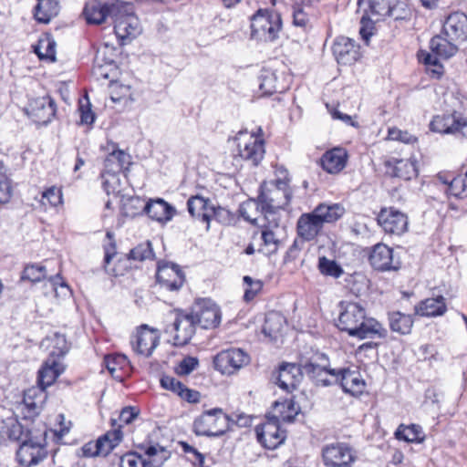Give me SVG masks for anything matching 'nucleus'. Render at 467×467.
Here are the masks:
<instances>
[{
    "instance_id": "f257e3e1",
    "label": "nucleus",
    "mask_w": 467,
    "mask_h": 467,
    "mask_svg": "<svg viewBox=\"0 0 467 467\" xmlns=\"http://www.w3.org/2000/svg\"><path fill=\"white\" fill-rule=\"evenodd\" d=\"M337 327L350 337L358 339L385 338L387 329L375 318L368 317L365 306L359 302L341 301Z\"/></svg>"
},
{
    "instance_id": "f03ea898",
    "label": "nucleus",
    "mask_w": 467,
    "mask_h": 467,
    "mask_svg": "<svg viewBox=\"0 0 467 467\" xmlns=\"http://www.w3.org/2000/svg\"><path fill=\"white\" fill-rule=\"evenodd\" d=\"M282 172L284 173V178L264 182L260 186V193L257 197L263 220L272 218L274 225H277L279 222L277 212L285 209L292 198L287 171L283 170Z\"/></svg>"
},
{
    "instance_id": "7ed1b4c3",
    "label": "nucleus",
    "mask_w": 467,
    "mask_h": 467,
    "mask_svg": "<svg viewBox=\"0 0 467 467\" xmlns=\"http://www.w3.org/2000/svg\"><path fill=\"white\" fill-rule=\"evenodd\" d=\"M344 213L339 204H319L313 212L303 213L296 223L297 235L304 241L314 240L322 231L325 223H334Z\"/></svg>"
},
{
    "instance_id": "20e7f679",
    "label": "nucleus",
    "mask_w": 467,
    "mask_h": 467,
    "mask_svg": "<svg viewBox=\"0 0 467 467\" xmlns=\"http://www.w3.org/2000/svg\"><path fill=\"white\" fill-rule=\"evenodd\" d=\"M114 31L121 45H125L135 38L141 32L139 18L130 3L114 1L112 9Z\"/></svg>"
},
{
    "instance_id": "39448f33",
    "label": "nucleus",
    "mask_w": 467,
    "mask_h": 467,
    "mask_svg": "<svg viewBox=\"0 0 467 467\" xmlns=\"http://www.w3.org/2000/svg\"><path fill=\"white\" fill-rule=\"evenodd\" d=\"M251 37L262 42H274L282 30L279 13L270 8H259L251 16Z\"/></svg>"
},
{
    "instance_id": "423d86ee",
    "label": "nucleus",
    "mask_w": 467,
    "mask_h": 467,
    "mask_svg": "<svg viewBox=\"0 0 467 467\" xmlns=\"http://www.w3.org/2000/svg\"><path fill=\"white\" fill-rule=\"evenodd\" d=\"M394 7L390 6L389 0H358V13L361 14L359 34L368 45L373 35L374 23L386 16H394Z\"/></svg>"
},
{
    "instance_id": "0eeeda50",
    "label": "nucleus",
    "mask_w": 467,
    "mask_h": 467,
    "mask_svg": "<svg viewBox=\"0 0 467 467\" xmlns=\"http://www.w3.org/2000/svg\"><path fill=\"white\" fill-rule=\"evenodd\" d=\"M46 434V429H39L23 440L16 451V457L21 465L34 466L47 458Z\"/></svg>"
},
{
    "instance_id": "6e6552de",
    "label": "nucleus",
    "mask_w": 467,
    "mask_h": 467,
    "mask_svg": "<svg viewBox=\"0 0 467 467\" xmlns=\"http://www.w3.org/2000/svg\"><path fill=\"white\" fill-rule=\"evenodd\" d=\"M229 429V417L220 408L205 410L193 421V431L198 436L220 437Z\"/></svg>"
},
{
    "instance_id": "1a4fd4ad",
    "label": "nucleus",
    "mask_w": 467,
    "mask_h": 467,
    "mask_svg": "<svg viewBox=\"0 0 467 467\" xmlns=\"http://www.w3.org/2000/svg\"><path fill=\"white\" fill-rule=\"evenodd\" d=\"M433 132L452 135L458 139H467V117L457 111L434 116L430 123Z\"/></svg>"
},
{
    "instance_id": "9d476101",
    "label": "nucleus",
    "mask_w": 467,
    "mask_h": 467,
    "mask_svg": "<svg viewBox=\"0 0 467 467\" xmlns=\"http://www.w3.org/2000/svg\"><path fill=\"white\" fill-rule=\"evenodd\" d=\"M190 313L196 325L204 329L214 328L221 323L220 307L210 298L195 300Z\"/></svg>"
},
{
    "instance_id": "9b49d317",
    "label": "nucleus",
    "mask_w": 467,
    "mask_h": 467,
    "mask_svg": "<svg viewBox=\"0 0 467 467\" xmlns=\"http://www.w3.org/2000/svg\"><path fill=\"white\" fill-rule=\"evenodd\" d=\"M196 323L190 312L179 310L176 311L175 319L166 329L172 334V343L176 347L187 345L196 331Z\"/></svg>"
},
{
    "instance_id": "f8f14e48",
    "label": "nucleus",
    "mask_w": 467,
    "mask_h": 467,
    "mask_svg": "<svg viewBox=\"0 0 467 467\" xmlns=\"http://www.w3.org/2000/svg\"><path fill=\"white\" fill-rule=\"evenodd\" d=\"M322 460L327 467H350L356 456L348 444L335 442L323 447Z\"/></svg>"
},
{
    "instance_id": "ddd939ff",
    "label": "nucleus",
    "mask_w": 467,
    "mask_h": 467,
    "mask_svg": "<svg viewBox=\"0 0 467 467\" xmlns=\"http://www.w3.org/2000/svg\"><path fill=\"white\" fill-rule=\"evenodd\" d=\"M250 362L249 355L240 348L219 352L213 358L214 368L222 374L231 375Z\"/></svg>"
},
{
    "instance_id": "4468645a",
    "label": "nucleus",
    "mask_w": 467,
    "mask_h": 467,
    "mask_svg": "<svg viewBox=\"0 0 467 467\" xmlns=\"http://www.w3.org/2000/svg\"><path fill=\"white\" fill-rule=\"evenodd\" d=\"M379 225L388 234L401 235L408 230L407 214L394 207L382 208L377 217Z\"/></svg>"
},
{
    "instance_id": "2eb2a0df",
    "label": "nucleus",
    "mask_w": 467,
    "mask_h": 467,
    "mask_svg": "<svg viewBox=\"0 0 467 467\" xmlns=\"http://www.w3.org/2000/svg\"><path fill=\"white\" fill-rule=\"evenodd\" d=\"M329 373L334 378V382L340 384L344 392L358 397L365 391L366 382L358 370L347 368L331 369Z\"/></svg>"
},
{
    "instance_id": "dca6fc26",
    "label": "nucleus",
    "mask_w": 467,
    "mask_h": 467,
    "mask_svg": "<svg viewBox=\"0 0 467 467\" xmlns=\"http://www.w3.org/2000/svg\"><path fill=\"white\" fill-rule=\"evenodd\" d=\"M257 441L268 450H275L285 440V432L281 430L279 420L274 418L257 425L255 428Z\"/></svg>"
},
{
    "instance_id": "f3484780",
    "label": "nucleus",
    "mask_w": 467,
    "mask_h": 467,
    "mask_svg": "<svg viewBox=\"0 0 467 467\" xmlns=\"http://www.w3.org/2000/svg\"><path fill=\"white\" fill-rule=\"evenodd\" d=\"M156 279L162 288L169 291H178L184 284L185 275L178 265L164 262L158 265Z\"/></svg>"
},
{
    "instance_id": "a211bd4d",
    "label": "nucleus",
    "mask_w": 467,
    "mask_h": 467,
    "mask_svg": "<svg viewBox=\"0 0 467 467\" xmlns=\"http://www.w3.org/2000/svg\"><path fill=\"white\" fill-rule=\"evenodd\" d=\"M26 111L34 122L47 125L56 116L57 105L51 97L44 96L32 99Z\"/></svg>"
},
{
    "instance_id": "6ab92c4d",
    "label": "nucleus",
    "mask_w": 467,
    "mask_h": 467,
    "mask_svg": "<svg viewBox=\"0 0 467 467\" xmlns=\"http://www.w3.org/2000/svg\"><path fill=\"white\" fill-rule=\"evenodd\" d=\"M332 52L337 63L346 66L355 64L361 57L359 45L344 36L335 39Z\"/></svg>"
},
{
    "instance_id": "aec40b11",
    "label": "nucleus",
    "mask_w": 467,
    "mask_h": 467,
    "mask_svg": "<svg viewBox=\"0 0 467 467\" xmlns=\"http://www.w3.org/2000/svg\"><path fill=\"white\" fill-rule=\"evenodd\" d=\"M65 366L58 358L48 356L38 370L37 383L40 387V395H44L45 389L51 386L64 372Z\"/></svg>"
},
{
    "instance_id": "412c9836",
    "label": "nucleus",
    "mask_w": 467,
    "mask_h": 467,
    "mask_svg": "<svg viewBox=\"0 0 467 467\" xmlns=\"http://www.w3.org/2000/svg\"><path fill=\"white\" fill-rule=\"evenodd\" d=\"M443 33L452 41L464 42L467 40V15L462 12L450 14L444 24Z\"/></svg>"
},
{
    "instance_id": "4be33fe9",
    "label": "nucleus",
    "mask_w": 467,
    "mask_h": 467,
    "mask_svg": "<svg viewBox=\"0 0 467 467\" xmlns=\"http://www.w3.org/2000/svg\"><path fill=\"white\" fill-rule=\"evenodd\" d=\"M36 430L31 429L28 426L19 422L17 419L12 415H8L2 419L0 421V434L2 437H6L10 441L23 442L25 438H28L31 433Z\"/></svg>"
},
{
    "instance_id": "5701e85b",
    "label": "nucleus",
    "mask_w": 467,
    "mask_h": 467,
    "mask_svg": "<svg viewBox=\"0 0 467 467\" xmlns=\"http://www.w3.org/2000/svg\"><path fill=\"white\" fill-rule=\"evenodd\" d=\"M159 343V336L156 330L149 329L146 325L141 326L140 329L131 341L133 350L145 357L151 355Z\"/></svg>"
},
{
    "instance_id": "b1692460",
    "label": "nucleus",
    "mask_w": 467,
    "mask_h": 467,
    "mask_svg": "<svg viewBox=\"0 0 467 467\" xmlns=\"http://www.w3.org/2000/svg\"><path fill=\"white\" fill-rule=\"evenodd\" d=\"M303 377L301 365L295 363L283 364L279 368L276 384L287 392L293 391Z\"/></svg>"
},
{
    "instance_id": "393cba45",
    "label": "nucleus",
    "mask_w": 467,
    "mask_h": 467,
    "mask_svg": "<svg viewBox=\"0 0 467 467\" xmlns=\"http://www.w3.org/2000/svg\"><path fill=\"white\" fill-rule=\"evenodd\" d=\"M368 260L371 266L378 271H390L399 268L393 262V250L384 244L373 246Z\"/></svg>"
},
{
    "instance_id": "a878e982",
    "label": "nucleus",
    "mask_w": 467,
    "mask_h": 467,
    "mask_svg": "<svg viewBox=\"0 0 467 467\" xmlns=\"http://www.w3.org/2000/svg\"><path fill=\"white\" fill-rule=\"evenodd\" d=\"M238 149L240 157L254 166L260 163L265 152L264 140L254 135H249L248 140L244 144L238 142Z\"/></svg>"
},
{
    "instance_id": "bb28decb",
    "label": "nucleus",
    "mask_w": 467,
    "mask_h": 467,
    "mask_svg": "<svg viewBox=\"0 0 467 467\" xmlns=\"http://www.w3.org/2000/svg\"><path fill=\"white\" fill-rule=\"evenodd\" d=\"M348 152L343 148L327 150L320 159L322 168L330 174L340 172L347 165Z\"/></svg>"
},
{
    "instance_id": "cd10ccee",
    "label": "nucleus",
    "mask_w": 467,
    "mask_h": 467,
    "mask_svg": "<svg viewBox=\"0 0 467 467\" xmlns=\"http://www.w3.org/2000/svg\"><path fill=\"white\" fill-rule=\"evenodd\" d=\"M447 311L445 298L442 296L426 298L414 306L415 315L426 317H441Z\"/></svg>"
},
{
    "instance_id": "c85d7f7f",
    "label": "nucleus",
    "mask_w": 467,
    "mask_h": 467,
    "mask_svg": "<svg viewBox=\"0 0 467 467\" xmlns=\"http://www.w3.org/2000/svg\"><path fill=\"white\" fill-rule=\"evenodd\" d=\"M143 211L150 218L160 223L171 221L176 213L175 208L162 199L150 201L144 206Z\"/></svg>"
},
{
    "instance_id": "c756f323",
    "label": "nucleus",
    "mask_w": 467,
    "mask_h": 467,
    "mask_svg": "<svg viewBox=\"0 0 467 467\" xmlns=\"http://www.w3.org/2000/svg\"><path fill=\"white\" fill-rule=\"evenodd\" d=\"M265 223L260 224L261 227V240L262 244L258 248V252L262 253L265 255H271L278 250L279 240L276 237L275 233V229H276L279 225H274L272 223V218L269 220H264Z\"/></svg>"
},
{
    "instance_id": "7c9ffc66",
    "label": "nucleus",
    "mask_w": 467,
    "mask_h": 467,
    "mask_svg": "<svg viewBox=\"0 0 467 467\" xmlns=\"http://www.w3.org/2000/svg\"><path fill=\"white\" fill-rule=\"evenodd\" d=\"M138 450L141 451L147 467H161L171 457V452L159 444H140Z\"/></svg>"
},
{
    "instance_id": "2f4dec72",
    "label": "nucleus",
    "mask_w": 467,
    "mask_h": 467,
    "mask_svg": "<svg viewBox=\"0 0 467 467\" xmlns=\"http://www.w3.org/2000/svg\"><path fill=\"white\" fill-rule=\"evenodd\" d=\"M212 203L209 199L202 196H192L187 201V209L192 217L206 223V230L210 229V209Z\"/></svg>"
},
{
    "instance_id": "473e14b6",
    "label": "nucleus",
    "mask_w": 467,
    "mask_h": 467,
    "mask_svg": "<svg viewBox=\"0 0 467 467\" xmlns=\"http://www.w3.org/2000/svg\"><path fill=\"white\" fill-rule=\"evenodd\" d=\"M112 3L91 2L86 5L84 8V16L88 24L99 25L105 22L108 16L112 17Z\"/></svg>"
},
{
    "instance_id": "72a5a7b5",
    "label": "nucleus",
    "mask_w": 467,
    "mask_h": 467,
    "mask_svg": "<svg viewBox=\"0 0 467 467\" xmlns=\"http://www.w3.org/2000/svg\"><path fill=\"white\" fill-rule=\"evenodd\" d=\"M41 347L49 350L48 356H55L61 360L69 350L66 336L59 332H54L47 336L41 342Z\"/></svg>"
},
{
    "instance_id": "f704fd0d",
    "label": "nucleus",
    "mask_w": 467,
    "mask_h": 467,
    "mask_svg": "<svg viewBox=\"0 0 467 467\" xmlns=\"http://www.w3.org/2000/svg\"><path fill=\"white\" fill-rule=\"evenodd\" d=\"M431 52L440 58L448 59L453 57L459 50L458 47L447 36H434L430 41Z\"/></svg>"
},
{
    "instance_id": "c9c22d12",
    "label": "nucleus",
    "mask_w": 467,
    "mask_h": 467,
    "mask_svg": "<svg viewBox=\"0 0 467 467\" xmlns=\"http://www.w3.org/2000/svg\"><path fill=\"white\" fill-rule=\"evenodd\" d=\"M388 319L391 331L400 335H409L411 332L414 324L411 315L393 311L388 314Z\"/></svg>"
},
{
    "instance_id": "e433bc0d",
    "label": "nucleus",
    "mask_w": 467,
    "mask_h": 467,
    "mask_svg": "<svg viewBox=\"0 0 467 467\" xmlns=\"http://www.w3.org/2000/svg\"><path fill=\"white\" fill-rule=\"evenodd\" d=\"M387 164L392 166L391 174L395 177L408 181L417 176L416 165L410 160L393 158Z\"/></svg>"
},
{
    "instance_id": "4c0bfd02",
    "label": "nucleus",
    "mask_w": 467,
    "mask_h": 467,
    "mask_svg": "<svg viewBox=\"0 0 467 467\" xmlns=\"http://www.w3.org/2000/svg\"><path fill=\"white\" fill-rule=\"evenodd\" d=\"M58 11L57 0H38L34 15L38 22L47 24L58 14Z\"/></svg>"
},
{
    "instance_id": "58836bf2",
    "label": "nucleus",
    "mask_w": 467,
    "mask_h": 467,
    "mask_svg": "<svg viewBox=\"0 0 467 467\" xmlns=\"http://www.w3.org/2000/svg\"><path fill=\"white\" fill-rule=\"evenodd\" d=\"M317 358L321 362L316 363L310 360L301 365L303 375L306 374L313 380H316V379H317L320 376H323L324 374L330 375L329 370L332 369L327 368L328 360L326 355L321 354L320 356L317 357Z\"/></svg>"
},
{
    "instance_id": "ea45409f",
    "label": "nucleus",
    "mask_w": 467,
    "mask_h": 467,
    "mask_svg": "<svg viewBox=\"0 0 467 467\" xmlns=\"http://www.w3.org/2000/svg\"><path fill=\"white\" fill-rule=\"evenodd\" d=\"M259 88L264 95L282 93L285 90V87L279 85L276 74L269 70L262 72L260 76Z\"/></svg>"
},
{
    "instance_id": "a19ab883",
    "label": "nucleus",
    "mask_w": 467,
    "mask_h": 467,
    "mask_svg": "<svg viewBox=\"0 0 467 467\" xmlns=\"http://www.w3.org/2000/svg\"><path fill=\"white\" fill-rule=\"evenodd\" d=\"M311 5H293V24L307 31L312 27Z\"/></svg>"
},
{
    "instance_id": "79ce46f5",
    "label": "nucleus",
    "mask_w": 467,
    "mask_h": 467,
    "mask_svg": "<svg viewBox=\"0 0 467 467\" xmlns=\"http://www.w3.org/2000/svg\"><path fill=\"white\" fill-rule=\"evenodd\" d=\"M395 436L398 440H402L407 442L420 443L424 440L421 427L416 424L410 426L400 425L395 432Z\"/></svg>"
},
{
    "instance_id": "37998d69",
    "label": "nucleus",
    "mask_w": 467,
    "mask_h": 467,
    "mask_svg": "<svg viewBox=\"0 0 467 467\" xmlns=\"http://www.w3.org/2000/svg\"><path fill=\"white\" fill-rule=\"evenodd\" d=\"M122 432L120 431V425L113 431L106 432L100 436L96 441H101V451L99 455H108L119 443L122 441Z\"/></svg>"
},
{
    "instance_id": "c03bdc74",
    "label": "nucleus",
    "mask_w": 467,
    "mask_h": 467,
    "mask_svg": "<svg viewBox=\"0 0 467 467\" xmlns=\"http://www.w3.org/2000/svg\"><path fill=\"white\" fill-rule=\"evenodd\" d=\"M284 323L285 318L283 316L278 313H270L265 317L262 331L271 339H275L282 330Z\"/></svg>"
},
{
    "instance_id": "a18cd8bd",
    "label": "nucleus",
    "mask_w": 467,
    "mask_h": 467,
    "mask_svg": "<svg viewBox=\"0 0 467 467\" xmlns=\"http://www.w3.org/2000/svg\"><path fill=\"white\" fill-rule=\"evenodd\" d=\"M240 215L252 224H258V214L261 213L260 203L258 198L256 200H248L243 202L239 207Z\"/></svg>"
},
{
    "instance_id": "49530a36",
    "label": "nucleus",
    "mask_w": 467,
    "mask_h": 467,
    "mask_svg": "<svg viewBox=\"0 0 467 467\" xmlns=\"http://www.w3.org/2000/svg\"><path fill=\"white\" fill-rule=\"evenodd\" d=\"M446 192L458 199H463L467 197V177L466 172L464 176L458 175L451 177L450 181V186L446 189Z\"/></svg>"
},
{
    "instance_id": "de8ad7c7",
    "label": "nucleus",
    "mask_w": 467,
    "mask_h": 467,
    "mask_svg": "<svg viewBox=\"0 0 467 467\" xmlns=\"http://www.w3.org/2000/svg\"><path fill=\"white\" fill-rule=\"evenodd\" d=\"M317 266L319 272L326 276L339 278L344 273V270L339 264L335 260L327 258L326 256L319 257Z\"/></svg>"
},
{
    "instance_id": "09e8293b",
    "label": "nucleus",
    "mask_w": 467,
    "mask_h": 467,
    "mask_svg": "<svg viewBox=\"0 0 467 467\" xmlns=\"http://www.w3.org/2000/svg\"><path fill=\"white\" fill-rule=\"evenodd\" d=\"M47 276V269L41 264H30L25 266L21 278L32 283L44 280Z\"/></svg>"
},
{
    "instance_id": "8fccbe9b",
    "label": "nucleus",
    "mask_w": 467,
    "mask_h": 467,
    "mask_svg": "<svg viewBox=\"0 0 467 467\" xmlns=\"http://www.w3.org/2000/svg\"><path fill=\"white\" fill-rule=\"evenodd\" d=\"M129 258L136 261L152 260L154 253L150 241L139 244L130 251Z\"/></svg>"
},
{
    "instance_id": "3c124183",
    "label": "nucleus",
    "mask_w": 467,
    "mask_h": 467,
    "mask_svg": "<svg viewBox=\"0 0 467 467\" xmlns=\"http://www.w3.org/2000/svg\"><path fill=\"white\" fill-rule=\"evenodd\" d=\"M128 155L122 150L111 152L105 160V167L116 173L122 171L127 161Z\"/></svg>"
},
{
    "instance_id": "603ef678",
    "label": "nucleus",
    "mask_w": 467,
    "mask_h": 467,
    "mask_svg": "<svg viewBox=\"0 0 467 467\" xmlns=\"http://www.w3.org/2000/svg\"><path fill=\"white\" fill-rule=\"evenodd\" d=\"M244 285V300L252 301L263 289L264 283L260 279H254L249 275L243 278Z\"/></svg>"
},
{
    "instance_id": "864d4df0",
    "label": "nucleus",
    "mask_w": 467,
    "mask_h": 467,
    "mask_svg": "<svg viewBox=\"0 0 467 467\" xmlns=\"http://www.w3.org/2000/svg\"><path fill=\"white\" fill-rule=\"evenodd\" d=\"M94 64L98 65L99 68H100L101 66H106L109 67L110 68H114V50L108 45L99 47L96 52L94 57Z\"/></svg>"
},
{
    "instance_id": "5fc2aeb1",
    "label": "nucleus",
    "mask_w": 467,
    "mask_h": 467,
    "mask_svg": "<svg viewBox=\"0 0 467 467\" xmlns=\"http://www.w3.org/2000/svg\"><path fill=\"white\" fill-rule=\"evenodd\" d=\"M35 51L40 59L56 60V43L53 39L40 40Z\"/></svg>"
},
{
    "instance_id": "6e6d98bb",
    "label": "nucleus",
    "mask_w": 467,
    "mask_h": 467,
    "mask_svg": "<svg viewBox=\"0 0 467 467\" xmlns=\"http://www.w3.org/2000/svg\"><path fill=\"white\" fill-rule=\"evenodd\" d=\"M212 220H215L221 224L230 225L234 223L235 215L230 210L217 206L215 207L213 204L210 209V222Z\"/></svg>"
},
{
    "instance_id": "4d7b16f0",
    "label": "nucleus",
    "mask_w": 467,
    "mask_h": 467,
    "mask_svg": "<svg viewBox=\"0 0 467 467\" xmlns=\"http://www.w3.org/2000/svg\"><path fill=\"white\" fill-rule=\"evenodd\" d=\"M119 467H147L141 451H130L120 458Z\"/></svg>"
},
{
    "instance_id": "13d9d810",
    "label": "nucleus",
    "mask_w": 467,
    "mask_h": 467,
    "mask_svg": "<svg viewBox=\"0 0 467 467\" xmlns=\"http://www.w3.org/2000/svg\"><path fill=\"white\" fill-rule=\"evenodd\" d=\"M41 202L43 205L49 204L51 207H56L62 203V192L59 188L52 186L43 192Z\"/></svg>"
},
{
    "instance_id": "bf43d9fd",
    "label": "nucleus",
    "mask_w": 467,
    "mask_h": 467,
    "mask_svg": "<svg viewBox=\"0 0 467 467\" xmlns=\"http://www.w3.org/2000/svg\"><path fill=\"white\" fill-rule=\"evenodd\" d=\"M36 389H28L24 394L25 406L27 408L28 412L33 415H36L39 413L40 403L42 402V399H40L39 400H36L34 399L36 396ZM45 394L43 396L40 395V398H43Z\"/></svg>"
},
{
    "instance_id": "052dcab7",
    "label": "nucleus",
    "mask_w": 467,
    "mask_h": 467,
    "mask_svg": "<svg viewBox=\"0 0 467 467\" xmlns=\"http://www.w3.org/2000/svg\"><path fill=\"white\" fill-rule=\"evenodd\" d=\"M199 365V360L194 357L184 358L177 366L175 371L180 376H186L192 372Z\"/></svg>"
},
{
    "instance_id": "680f3d73",
    "label": "nucleus",
    "mask_w": 467,
    "mask_h": 467,
    "mask_svg": "<svg viewBox=\"0 0 467 467\" xmlns=\"http://www.w3.org/2000/svg\"><path fill=\"white\" fill-rule=\"evenodd\" d=\"M389 139L392 140H398L404 143H412L416 140V138L408 132L407 130H401L398 128H390L389 130Z\"/></svg>"
},
{
    "instance_id": "e2e57ef3",
    "label": "nucleus",
    "mask_w": 467,
    "mask_h": 467,
    "mask_svg": "<svg viewBox=\"0 0 467 467\" xmlns=\"http://www.w3.org/2000/svg\"><path fill=\"white\" fill-rule=\"evenodd\" d=\"M12 186L10 180L5 175H0V203H6L12 196Z\"/></svg>"
},
{
    "instance_id": "0e129e2a",
    "label": "nucleus",
    "mask_w": 467,
    "mask_h": 467,
    "mask_svg": "<svg viewBox=\"0 0 467 467\" xmlns=\"http://www.w3.org/2000/svg\"><path fill=\"white\" fill-rule=\"evenodd\" d=\"M139 416V410L135 407H125L119 413V420L120 422V428L122 424H130Z\"/></svg>"
},
{
    "instance_id": "69168bd1",
    "label": "nucleus",
    "mask_w": 467,
    "mask_h": 467,
    "mask_svg": "<svg viewBox=\"0 0 467 467\" xmlns=\"http://www.w3.org/2000/svg\"><path fill=\"white\" fill-rule=\"evenodd\" d=\"M101 441H88L80 448V454L83 457L99 456L101 451Z\"/></svg>"
},
{
    "instance_id": "338daca9",
    "label": "nucleus",
    "mask_w": 467,
    "mask_h": 467,
    "mask_svg": "<svg viewBox=\"0 0 467 467\" xmlns=\"http://www.w3.org/2000/svg\"><path fill=\"white\" fill-rule=\"evenodd\" d=\"M419 59L421 62H423L428 67L429 69L439 61V57L434 54L420 51V53L419 54Z\"/></svg>"
},
{
    "instance_id": "774afa93",
    "label": "nucleus",
    "mask_w": 467,
    "mask_h": 467,
    "mask_svg": "<svg viewBox=\"0 0 467 467\" xmlns=\"http://www.w3.org/2000/svg\"><path fill=\"white\" fill-rule=\"evenodd\" d=\"M180 382L178 379H176L173 377L170 376H163L161 379V385L163 389L173 391L176 387L180 386Z\"/></svg>"
}]
</instances>
